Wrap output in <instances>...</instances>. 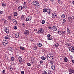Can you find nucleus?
<instances>
[{"mask_svg":"<svg viewBox=\"0 0 74 74\" xmlns=\"http://www.w3.org/2000/svg\"><path fill=\"white\" fill-rule=\"evenodd\" d=\"M32 3L34 5L36 6V7H38V6H39V5H40L39 3L36 1H33Z\"/></svg>","mask_w":74,"mask_h":74,"instance_id":"obj_1","label":"nucleus"},{"mask_svg":"<svg viewBox=\"0 0 74 74\" xmlns=\"http://www.w3.org/2000/svg\"><path fill=\"white\" fill-rule=\"evenodd\" d=\"M44 31V30L43 28H40L38 30V33H42Z\"/></svg>","mask_w":74,"mask_h":74,"instance_id":"obj_2","label":"nucleus"},{"mask_svg":"<svg viewBox=\"0 0 74 74\" xmlns=\"http://www.w3.org/2000/svg\"><path fill=\"white\" fill-rule=\"evenodd\" d=\"M9 30L10 29L8 27H6L5 28V31L7 33H9Z\"/></svg>","mask_w":74,"mask_h":74,"instance_id":"obj_3","label":"nucleus"},{"mask_svg":"<svg viewBox=\"0 0 74 74\" xmlns=\"http://www.w3.org/2000/svg\"><path fill=\"white\" fill-rule=\"evenodd\" d=\"M3 44L4 45H7V44H8V42L7 40H4L2 42Z\"/></svg>","mask_w":74,"mask_h":74,"instance_id":"obj_4","label":"nucleus"},{"mask_svg":"<svg viewBox=\"0 0 74 74\" xmlns=\"http://www.w3.org/2000/svg\"><path fill=\"white\" fill-rule=\"evenodd\" d=\"M32 19V17L29 16L25 20L26 21H30Z\"/></svg>","mask_w":74,"mask_h":74,"instance_id":"obj_5","label":"nucleus"},{"mask_svg":"<svg viewBox=\"0 0 74 74\" xmlns=\"http://www.w3.org/2000/svg\"><path fill=\"white\" fill-rule=\"evenodd\" d=\"M24 33L25 35H28L29 34V31L28 30H26L24 32Z\"/></svg>","mask_w":74,"mask_h":74,"instance_id":"obj_6","label":"nucleus"},{"mask_svg":"<svg viewBox=\"0 0 74 74\" xmlns=\"http://www.w3.org/2000/svg\"><path fill=\"white\" fill-rule=\"evenodd\" d=\"M18 59L20 63H22V62H23L22 58L21 57L19 56V57L18 58Z\"/></svg>","mask_w":74,"mask_h":74,"instance_id":"obj_7","label":"nucleus"},{"mask_svg":"<svg viewBox=\"0 0 74 74\" xmlns=\"http://www.w3.org/2000/svg\"><path fill=\"white\" fill-rule=\"evenodd\" d=\"M52 15L54 17H58V16H57V14H56V13H53L52 14Z\"/></svg>","mask_w":74,"mask_h":74,"instance_id":"obj_8","label":"nucleus"},{"mask_svg":"<svg viewBox=\"0 0 74 74\" xmlns=\"http://www.w3.org/2000/svg\"><path fill=\"white\" fill-rule=\"evenodd\" d=\"M52 30L53 31H56L57 30V28L55 26H53L52 27Z\"/></svg>","mask_w":74,"mask_h":74,"instance_id":"obj_9","label":"nucleus"},{"mask_svg":"<svg viewBox=\"0 0 74 74\" xmlns=\"http://www.w3.org/2000/svg\"><path fill=\"white\" fill-rule=\"evenodd\" d=\"M18 9L20 11L22 10V9H23V7L21 6H20L18 7Z\"/></svg>","mask_w":74,"mask_h":74,"instance_id":"obj_10","label":"nucleus"},{"mask_svg":"<svg viewBox=\"0 0 74 74\" xmlns=\"http://www.w3.org/2000/svg\"><path fill=\"white\" fill-rule=\"evenodd\" d=\"M69 71L71 73H73V74H74V70L70 69L69 70Z\"/></svg>","mask_w":74,"mask_h":74,"instance_id":"obj_11","label":"nucleus"},{"mask_svg":"<svg viewBox=\"0 0 74 74\" xmlns=\"http://www.w3.org/2000/svg\"><path fill=\"white\" fill-rule=\"evenodd\" d=\"M12 17L11 16H8V19L10 21H11V20H12Z\"/></svg>","mask_w":74,"mask_h":74,"instance_id":"obj_12","label":"nucleus"},{"mask_svg":"<svg viewBox=\"0 0 74 74\" xmlns=\"http://www.w3.org/2000/svg\"><path fill=\"white\" fill-rule=\"evenodd\" d=\"M52 58V59H53V58H51V57H50L47 58V59L49 61H51V60H52L51 59Z\"/></svg>","mask_w":74,"mask_h":74,"instance_id":"obj_13","label":"nucleus"},{"mask_svg":"<svg viewBox=\"0 0 74 74\" xmlns=\"http://www.w3.org/2000/svg\"><path fill=\"white\" fill-rule=\"evenodd\" d=\"M46 12L48 13V14H50L51 10H50L49 9H47V11Z\"/></svg>","mask_w":74,"mask_h":74,"instance_id":"obj_14","label":"nucleus"},{"mask_svg":"<svg viewBox=\"0 0 74 74\" xmlns=\"http://www.w3.org/2000/svg\"><path fill=\"white\" fill-rule=\"evenodd\" d=\"M64 60L65 62H67V61H68V60L67 59V58L66 57H65L64 58Z\"/></svg>","mask_w":74,"mask_h":74,"instance_id":"obj_15","label":"nucleus"},{"mask_svg":"<svg viewBox=\"0 0 74 74\" xmlns=\"http://www.w3.org/2000/svg\"><path fill=\"white\" fill-rule=\"evenodd\" d=\"M19 34L18 33H16L15 35V37L16 38H18V37H19Z\"/></svg>","mask_w":74,"mask_h":74,"instance_id":"obj_16","label":"nucleus"},{"mask_svg":"<svg viewBox=\"0 0 74 74\" xmlns=\"http://www.w3.org/2000/svg\"><path fill=\"white\" fill-rule=\"evenodd\" d=\"M13 23H14L15 24H17V21L15 19H13L12 20Z\"/></svg>","mask_w":74,"mask_h":74,"instance_id":"obj_17","label":"nucleus"},{"mask_svg":"<svg viewBox=\"0 0 74 74\" xmlns=\"http://www.w3.org/2000/svg\"><path fill=\"white\" fill-rule=\"evenodd\" d=\"M38 46L39 47H41L42 46V44L41 43L39 42L38 43Z\"/></svg>","mask_w":74,"mask_h":74,"instance_id":"obj_18","label":"nucleus"},{"mask_svg":"<svg viewBox=\"0 0 74 74\" xmlns=\"http://www.w3.org/2000/svg\"><path fill=\"white\" fill-rule=\"evenodd\" d=\"M8 50H9V51H12V48L11 47H9L8 48Z\"/></svg>","mask_w":74,"mask_h":74,"instance_id":"obj_19","label":"nucleus"},{"mask_svg":"<svg viewBox=\"0 0 74 74\" xmlns=\"http://www.w3.org/2000/svg\"><path fill=\"white\" fill-rule=\"evenodd\" d=\"M66 31L68 34H70V31L69 28H67Z\"/></svg>","mask_w":74,"mask_h":74,"instance_id":"obj_20","label":"nucleus"},{"mask_svg":"<svg viewBox=\"0 0 74 74\" xmlns=\"http://www.w3.org/2000/svg\"><path fill=\"white\" fill-rule=\"evenodd\" d=\"M55 47H57L59 45V44H58V43L56 42V43H55Z\"/></svg>","mask_w":74,"mask_h":74,"instance_id":"obj_21","label":"nucleus"},{"mask_svg":"<svg viewBox=\"0 0 74 74\" xmlns=\"http://www.w3.org/2000/svg\"><path fill=\"white\" fill-rule=\"evenodd\" d=\"M51 69L52 70H55V66L53 65L51 66Z\"/></svg>","mask_w":74,"mask_h":74,"instance_id":"obj_22","label":"nucleus"},{"mask_svg":"<svg viewBox=\"0 0 74 74\" xmlns=\"http://www.w3.org/2000/svg\"><path fill=\"white\" fill-rule=\"evenodd\" d=\"M31 62H32V63H33L34 62V58H31Z\"/></svg>","mask_w":74,"mask_h":74,"instance_id":"obj_23","label":"nucleus"},{"mask_svg":"<svg viewBox=\"0 0 74 74\" xmlns=\"http://www.w3.org/2000/svg\"><path fill=\"white\" fill-rule=\"evenodd\" d=\"M58 3L59 4H62V1L61 0H58Z\"/></svg>","mask_w":74,"mask_h":74,"instance_id":"obj_24","label":"nucleus"},{"mask_svg":"<svg viewBox=\"0 0 74 74\" xmlns=\"http://www.w3.org/2000/svg\"><path fill=\"white\" fill-rule=\"evenodd\" d=\"M21 19L22 20V21H24L25 20V17H24V16H21Z\"/></svg>","mask_w":74,"mask_h":74,"instance_id":"obj_25","label":"nucleus"},{"mask_svg":"<svg viewBox=\"0 0 74 74\" xmlns=\"http://www.w3.org/2000/svg\"><path fill=\"white\" fill-rule=\"evenodd\" d=\"M47 11V9L45 8L43 9V12H46Z\"/></svg>","mask_w":74,"mask_h":74,"instance_id":"obj_26","label":"nucleus"},{"mask_svg":"<svg viewBox=\"0 0 74 74\" xmlns=\"http://www.w3.org/2000/svg\"><path fill=\"white\" fill-rule=\"evenodd\" d=\"M49 57H51V58H53V56H51V55H50V54H48L47 56V59L48 58H49Z\"/></svg>","mask_w":74,"mask_h":74,"instance_id":"obj_27","label":"nucleus"},{"mask_svg":"<svg viewBox=\"0 0 74 74\" xmlns=\"http://www.w3.org/2000/svg\"><path fill=\"white\" fill-rule=\"evenodd\" d=\"M41 59L42 60H45V59H46V58L45 57L43 56V57H41Z\"/></svg>","mask_w":74,"mask_h":74,"instance_id":"obj_28","label":"nucleus"},{"mask_svg":"<svg viewBox=\"0 0 74 74\" xmlns=\"http://www.w3.org/2000/svg\"><path fill=\"white\" fill-rule=\"evenodd\" d=\"M20 49H22V50H23V51H24V50H25V48H24V47H23L20 46Z\"/></svg>","mask_w":74,"mask_h":74,"instance_id":"obj_29","label":"nucleus"},{"mask_svg":"<svg viewBox=\"0 0 74 74\" xmlns=\"http://www.w3.org/2000/svg\"><path fill=\"white\" fill-rule=\"evenodd\" d=\"M14 16H16L17 15H18V14L17 13V12H14Z\"/></svg>","mask_w":74,"mask_h":74,"instance_id":"obj_30","label":"nucleus"},{"mask_svg":"<svg viewBox=\"0 0 74 74\" xmlns=\"http://www.w3.org/2000/svg\"><path fill=\"white\" fill-rule=\"evenodd\" d=\"M9 69L11 71H12V70H13V69L12 68V67H11V66H9Z\"/></svg>","mask_w":74,"mask_h":74,"instance_id":"obj_31","label":"nucleus"},{"mask_svg":"<svg viewBox=\"0 0 74 74\" xmlns=\"http://www.w3.org/2000/svg\"><path fill=\"white\" fill-rule=\"evenodd\" d=\"M61 17L62 18H64L65 17V15H64V14H63L62 15Z\"/></svg>","mask_w":74,"mask_h":74,"instance_id":"obj_32","label":"nucleus"},{"mask_svg":"<svg viewBox=\"0 0 74 74\" xmlns=\"http://www.w3.org/2000/svg\"><path fill=\"white\" fill-rule=\"evenodd\" d=\"M69 50L70 51H71V52H73L72 51H73V49L71 48V47H69Z\"/></svg>","mask_w":74,"mask_h":74,"instance_id":"obj_33","label":"nucleus"},{"mask_svg":"<svg viewBox=\"0 0 74 74\" xmlns=\"http://www.w3.org/2000/svg\"><path fill=\"white\" fill-rule=\"evenodd\" d=\"M47 39L48 40H52V38L50 37H48Z\"/></svg>","mask_w":74,"mask_h":74,"instance_id":"obj_34","label":"nucleus"},{"mask_svg":"<svg viewBox=\"0 0 74 74\" xmlns=\"http://www.w3.org/2000/svg\"><path fill=\"white\" fill-rule=\"evenodd\" d=\"M66 19H64L63 20V22L62 23V24H63V23H64L66 22Z\"/></svg>","mask_w":74,"mask_h":74,"instance_id":"obj_35","label":"nucleus"},{"mask_svg":"<svg viewBox=\"0 0 74 74\" xmlns=\"http://www.w3.org/2000/svg\"><path fill=\"white\" fill-rule=\"evenodd\" d=\"M33 48L34 50H36L37 49V46H35Z\"/></svg>","mask_w":74,"mask_h":74,"instance_id":"obj_36","label":"nucleus"},{"mask_svg":"<svg viewBox=\"0 0 74 74\" xmlns=\"http://www.w3.org/2000/svg\"><path fill=\"white\" fill-rule=\"evenodd\" d=\"M2 5L3 7H5L6 5V4L5 3H2Z\"/></svg>","mask_w":74,"mask_h":74,"instance_id":"obj_37","label":"nucleus"},{"mask_svg":"<svg viewBox=\"0 0 74 74\" xmlns=\"http://www.w3.org/2000/svg\"><path fill=\"white\" fill-rule=\"evenodd\" d=\"M5 39H8L9 38V36L8 35L7 36L5 37Z\"/></svg>","mask_w":74,"mask_h":74,"instance_id":"obj_38","label":"nucleus"},{"mask_svg":"<svg viewBox=\"0 0 74 74\" xmlns=\"http://www.w3.org/2000/svg\"><path fill=\"white\" fill-rule=\"evenodd\" d=\"M45 21L42 20V21L41 23L42 24H44V23H45Z\"/></svg>","mask_w":74,"mask_h":74,"instance_id":"obj_39","label":"nucleus"},{"mask_svg":"<svg viewBox=\"0 0 74 74\" xmlns=\"http://www.w3.org/2000/svg\"><path fill=\"white\" fill-rule=\"evenodd\" d=\"M74 16H72V17H70V19H71V20L73 19H74Z\"/></svg>","mask_w":74,"mask_h":74,"instance_id":"obj_40","label":"nucleus"},{"mask_svg":"<svg viewBox=\"0 0 74 74\" xmlns=\"http://www.w3.org/2000/svg\"><path fill=\"white\" fill-rule=\"evenodd\" d=\"M11 59L12 61H14V58L12 57L11 58Z\"/></svg>","mask_w":74,"mask_h":74,"instance_id":"obj_41","label":"nucleus"},{"mask_svg":"<svg viewBox=\"0 0 74 74\" xmlns=\"http://www.w3.org/2000/svg\"><path fill=\"white\" fill-rule=\"evenodd\" d=\"M17 28H18V27H16V26H15L14 27V29L15 30H16V29H17Z\"/></svg>","mask_w":74,"mask_h":74,"instance_id":"obj_42","label":"nucleus"},{"mask_svg":"<svg viewBox=\"0 0 74 74\" xmlns=\"http://www.w3.org/2000/svg\"><path fill=\"white\" fill-rule=\"evenodd\" d=\"M58 33L59 34H60L61 35V34H60V33H61V34L62 31H58Z\"/></svg>","mask_w":74,"mask_h":74,"instance_id":"obj_43","label":"nucleus"},{"mask_svg":"<svg viewBox=\"0 0 74 74\" xmlns=\"http://www.w3.org/2000/svg\"><path fill=\"white\" fill-rule=\"evenodd\" d=\"M51 36V35H50V34H48L47 35V37H50Z\"/></svg>","mask_w":74,"mask_h":74,"instance_id":"obj_44","label":"nucleus"},{"mask_svg":"<svg viewBox=\"0 0 74 74\" xmlns=\"http://www.w3.org/2000/svg\"><path fill=\"white\" fill-rule=\"evenodd\" d=\"M27 64L28 66H31V64H30V63H28Z\"/></svg>","mask_w":74,"mask_h":74,"instance_id":"obj_45","label":"nucleus"},{"mask_svg":"<svg viewBox=\"0 0 74 74\" xmlns=\"http://www.w3.org/2000/svg\"><path fill=\"white\" fill-rule=\"evenodd\" d=\"M51 73V71H48V74H50Z\"/></svg>","mask_w":74,"mask_h":74,"instance_id":"obj_46","label":"nucleus"},{"mask_svg":"<svg viewBox=\"0 0 74 74\" xmlns=\"http://www.w3.org/2000/svg\"><path fill=\"white\" fill-rule=\"evenodd\" d=\"M43 62H44V61H42V60H41L40 61V64H42V63H43Z\"/></svg>","mask_w":74,"mask_h":74,"instance_id":"obj_47","label":"nucleus"},{"mask_svg":"<svg viewBox=\"0 0 74 74\" xmlns=\"http://www.w3.org/2000/svg\"><path fill=\"white\" fill-rule=\"evenodd\" d=\"M72 52L74 53V47H72Z\"/></svg>","mask_w":74,"mask_h":74,"instance_id":"obj_48","label":"nucleus"},{"mask_svg":"<svg viewBox=\"0 0 74 74\" xmlns=\"http://www.w3.org/2000/svg\"><path fill=\"white\" fill-rule=\"evenodd\" d=\"M43 74H47V73L46 71H44L43 73Z\"/></svg>","mask_w":74,"mask_h":74,"instance_id":"obj_49","label":"nucleus"},{"mask_svg":"<svg viewBox=\"0 0 74 74\" xmlns=\"http://www.w3.org/2000/svg\"><path fill=\"white\" fill-rule=\"evenodd\" d=\"M22 25L23 27H25V24H24V23H23L22 24Z\"/></svg>","mask_w":74,"mask_h":74,"instance_id":"obj_50","label":"nucleus"},{"mask_svg":"<svg viewBox=\"0 0 74 74\" xmlns=\"http://www.w3.org/2000/svg\"><path fill=\"white\" fill-rule=\"evenodd\" d=\"M64 32L62 31V32H61V34H62L63 35L64 34Z\"/></svg>","mask_w":74,"mask_h":74,"instance_id":"obj_51","label":"nucleus"},{"mask_svg":"<svg viewBox=\"0 0 74 74\" xmlns=\"http://www.w3.org/2000/svg\"><path fill=\"white\" fill-rule=\"evenodd\" d=\"M3 14V11H0V15H1V14Z\"/></svg>","mask_w":74,"mask_h":74,"instance_id":"obj_52","label":"nucleus"},{"mask_svg":"<svg viewBox=\"0 0 74 74\" xmlns=\"http://www.w3.org/2000/svg\"><path fill=\"white\" fill-rule=\"evenodd\" d=\"M21 74H24V71H21Z\"/></svg>","mask_w":74,"mask_h":74,"instance_id":"obj_53","label":"nucleus"},{"mask_svg":"<svg viewBox=\"0 0 74 74\" xmlns=\"http://www.w3.org/2000/svg\"><path fill=\"white\" fill-rule=\"evenodd\" d=\"M5 70H4L2 71V73H3V74H5Z\"/></svg>","mask_w":74,"mask_h":74,"instance_id":"obj_54","label":"nucleus"},{"mask_svg":"<svg viewBox=\"0 0 74 74\" xmlns=\"http://www.w3.org/2000/svg\"><path fill=\"white\" fill-rule=\"evenodd\" d=\"M69 45H70V44L69 43H67L66 45H67V46H68V47H69Z\"/></svg>","mask_w":74,"mask_h":74,"instance_id":"obj_55","label":"nucleus"},{"mask_svg":"<svg viewBox=\"0 0 74 74\" xmlns=\"http://www.w3.org/2000/svg\"><path fill=\"white\" fill-rule=\"evenodd\" d=\"M50 63H51V64H52H52H53V62L50 61Z\"/></svg>","mask_w":74,"mask_h":74,"instance_id":"obj_56","label":"nucleus"},{"mask_svg":"<svg viewBox=\"0 0 74 74\" xmlns=\"http://www.w3.org/2000/svg\"><path fill=\"white\" fill-rule=\"evenodd\" d=\"M48 28L49 29H50V30H51V29H52V27H49Z\"/></svg>","mask_w":74,"mask_h":74,"instance_id":"obj_57","label":"nucleus"},{"mask_svg":"<svg viewBox=\"0 0 74 74\" xmlns=\"http://www.w3.org/2000/svg\"><path fill=\"white\" fill-rule=\"evenodd\" d=\"M72 62L73 63H74V60H73L72 61Z\"/></svg>","mask_w":74,"mask_h":74,"instance_id":"obj_58","label":"nucleus"},{"mask_svg":"<svg viewBox=\"0 0 74 74\" xmlns=\"http://www.w3.org/2000/svg\"><path fill=\"white\" fill-rule=\"evenodd\" d=\"M24 5H26V2H24Z\"/></svg>","mask_w":74,"mask_h":74,"instance_id":"obj_59","label":"nucleus"},{"mask_svg":"<svg viewBox=\"0 0 74 74\" xmlns=\"http://www.w3.org/2000/svg\"><path fill=\"white\" fill-rule=\"evenodd\" d=\"M46 2H47V1H48V0H44Z\"/></svg>","mask_w":74,"mask_h":74,"instance_id":"obj_60","label":"nucleus"},{"mask_svg":"<svg viewBox=\"0 0 74 74\" xmlns=\"http://www.w3.org/2000/svg\"><path fill=\"white\" fill-rule=\"evenodd\" d=\"M68 19L69 21V20H70V17H68Z\"/></svg>","mask_w":74,"mask_h":74,"instance_id":"obj_61","label":"nucleus"},{"mask_svg":"<svg viewBox=\"0 0 74 74\" xmlns=\"http://www.w3.org/2000/svg\"><path fill=\"white\" fill-rule=\"evenodd\" d=\"M34 31H37V29H34Z\"/></svg>","mask_w":74,"mask_h":74,"instance_id":"obj_62","label":"nucleus"},{"mask_svg":"<svg viewBox=\"0 0 74 74\" xmlns=\"http://www.w3.org/2000/svg\"><path fill=\"white\" fill-rule=\"evenodd\" d=\"M73 5H74V1H73Z\"/></svg>","mask_w":74,"mask_h":74,"instance_id":"obj_63","label":"nucleus"},{"mask_svg":"<svg viewBox=\"0 0 74 74\" xmlns=\"http://www.w3.org/2000/svg\"><path fill=\"white\" fill-rule=\"evenodd\" d=\"M31 41H33V40L31 39Z\"/></svg>","mask_w":74,"mask_h":74,"instance_id":"obj_64","label":"nucleus"}]
</instances>
